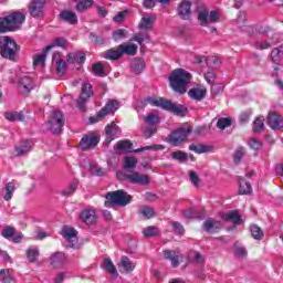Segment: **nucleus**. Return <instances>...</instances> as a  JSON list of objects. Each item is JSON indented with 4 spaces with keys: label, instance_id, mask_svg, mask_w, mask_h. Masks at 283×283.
I'll return each mask as SVG.
<instances>
[{
    "label": "nucleus",
    "instance_id": "f257e3e1",
    "mask_svg": "<svg viewBox=\"0 0 283 283\" xmlns=\"http://www.w3.org/2000/svg\"><path fill=\"white\" fill-rule=\"evenodd\" d=\"M25 22V13L14 11L4 18H0V33L17 32Z\"/></svg>",
    "mask_w": 283,
    "mask_h": 283
},
{
    "label": "nucleus",
    "instance_id": "f03ea898",
    "mask_svg": "<svg viewBox=\"0 0 283 283\" xmlns=\"http://www.w3.org/2000/svg\"><path fill=\"white\" fill-rule=\"evenodd\" d=\"M170 86L179 94H187V86L191 83V73L184 69H176L169 76Z\"/></svg>",
    "mask_w": 283,
    "mask_h": 283
},
{
    "label": "nucleus",
    "instance_id": "7ed1b4c3",
    "mask_svg": "<svg viewBox=\"0 0 283 283\" xmlns=\"http://www.w3.org/2000/svg\"><path fill=\"white\" fill-rule=\"evenodd\" d=\"M146 102L148 105H151V107H160L166 112H171V114H175L176 116H185V114H187V108L185 106L174 104L171 101L163 97H148Z\"/></svg>",
    "mask_w": 283,
    "mask_h": 283
},
{
    "label": "nucleus",
    "instance_id": "20e7f679",
    "mask_svg": "<svg viewBox=\"0 0 283 283\" xmlns=\"http://www.w3.org/2000/svg\"><path fill=\"white\" fill-rule=\"evenodd\" d=\"M0 52L3 59L14 60L17 52H19V45L10 36H0Z\"/></svg>",
    "mask_w": 283,
    "mask_h": 283
},
{
    "label": "nucleus",
    "instance_id": "39448f33",
    "mask_svg": "<svg viewBox=\"0 0 283 283\" xmlns=\"http://www.w3.org/2000/svg\"><path fill=\"white\" fill-rule=\"evenodd\" d=\"M120 107V104L118 103L117 99H109L105 106L97 112L96 116L90 117V123H99V120H103L106 116H109V114H114L116 109Z\"/></svg>",
    "mask_w": 283,
    "mask_h": 283
},
{
    "label": "nucleus",
    "instance_id": "423d86ee",
    "mask_svg": "<svg viewBox=\"0 0 283 283\" xmlns=\"http://www.w3.org/2000/svg\"><path fill=\"white\" fill-rule=\"evenodd\" d=\"M48 125L52 134H61V132H63V127H65V117H63V113L61 111H53Z\"/></svg>",
    "mask_w": 283,
    "mask_h": 283
},
{
    "label": "nucleus",
    "instance_id": "0eeeda50",
    "mask_svg": "<svg viewBox=\"0 0 283 283\" xmlns=\"http://www.w3.org/2000/svg\"><path fill=\"white\" fill-rule=\"evenodd\" d=\"M106 200H108L111 205H116L117 207H127V205L132 202V196L127 195L124 190H117L108 192L106 195Z\"/></svg>",
    "mask_w": 283,
    "mask_h": 283
},
{
    "label": "nucleus",
    "instance_id": "6e6552de",
    "mask_svg": "<svg viewBox=\"0 0 283 283\" xmlns=\"http://www.w3.org/2000/svg\"><path fill=\"white\" fill-rule=\"evenodd\" d=\"M145 123L150 127L143 128L145 138H151L158 132V125H160V116L158 114L150 113L146 116Z\"/></svg>",
    "mask_w": 283,
    "mask_h": 283
},
{
    "label": "nucleus",
    "instance_id": "1a4fd4ad",
    "mask_svg": "<svg viewBox=\"0 0 283 283\" xmlns=\"http://www.w3.org/2000/svg\"><path fill=\"white\" fill-rule=\"evenodd\" d=\"M190 134H191V127L178 128L177 130L172 132L169 135V143H170V145L178 147V145H180L187 140V138Z\"/></svg>",
    "mask_w": 283,
    "mask_h": 283
},
{
    "label": "nucleus",
    "instance_id": "9d476101",
    "mask_svg": "<svg viewBox=\"0 0 283 283\" xmlns=\"http://www.w3.org/2000/svg\"><path fill=\"white\" fill-rule=\"evenodd\" d=\"M61 235L66 240L71 249H74L78 244V232L74 228L64 226L61 230Z\"/></svg>",
    "mask_w": 283,
    "mask_h": 283
},
{
    "label": "nucleus",
    "instance_id": "9b49d317",
    "mask_svg": "<svg viewBox=\"0 0 283 283\" xmlns=\"http://www.w3.org/2000/svg\"><path fill=\"white\" fill-rule=\"evenodd\" d=\"M36 87V82L30 76H22L18 80V92L23 95L30 94Z\"/></svg>",
    "mask_w": 283,
    "mask_h": 283
},
{
    "label": "nucleus",
    "instance_id": "f8f14e48",
    "mask_svg": "<svg viewBox=\"0 0 283 283\" xmlns=\"http://www.w3.org/2000/svg\"><path fill=\"white\" fill-rule=\"evenodd\" d=\"M198 19L201 23V25L207 27L210 23H218L220 22V11H209L203 10L199 12Z\"/></svg>",
    "mask_w": 283,
    "mask_h": 283
},
{
    "label": "nucleus",
    "instance_id": "ddd939ff",
    "mask_svg": "<svg viewBox=\"0 0 283 283\" xmlns=\"http://www.w3.org/2000/svg\"><path fill=\"white\" fill-rule=\"evenodd\" d=\"M99 142L101 139L98 138V136H96V134L94 133H91L81 139L80 147L85 151L87 149H93V147H96Z\"/></svg>",
    "mask_w": 283,
    "mask_h": 283
},
{
    "label": "nucleus",
    "instance_id": "4468645a",
    "mask_svg": "<svg viewBox=\"0 0 283 283\" xmlns=\"http://www.w3.org/2000/svg\"><path fill=\"white\" fill-rule=\"evenodd\" d=\"M45 8V0H32L29 11L31 17H43V9Z\"/></svg>",
    "mask_w": 283,
    "mask_h": 283
},
{
    "label": "nucleus",
    "instance_id": "2eb2a0df",
    "mask_svg": "<svg viewBox=\"0 0 283 283\" xmlns=\"http://www.w3.org/2000/svg\"><path fill=\"white\" fill-rule=\"evenodd\" d=\"M105 134L106 140H108V143H112V140H116V138H118V135L120 134V127H118L116 123L112 122L105 127Z\"/></svg>",
    "mask_w": 283,
    "mask_h": 283
},
{
    "label": "nucleus",
    "instance_id": "dca6fc26",
    "mask_svg": "<svg viewBox=\"0 0 283 283\" xmlns=\"http://www.w3.org/2000/svg\"><path fill=\"white\" fill-rule=\"evenodd\" d=\"M164 258L169 260L171 262V266L176 269L180 264V260H182V254L174 250H166L164 251Z\"/></svg>",
    "mask_w": 283,
    "mask_h": 283
},
{
    "label": "nucleus",
    "instance_id": "f3484780",
    "mask_svg": "<svg viewBox=\"0 0 283 283\" xmlns=\"http://www.w3.org/2000/svg\"><path fill=\"white\" fill-rule=\"evenodd\" d=\"M53 63L55 64V70L60 76H63L67 72V63L65 60L61 59V53L53 54Z\"/></svg>",
    "mask_w": 283,
    "mask_h": 283
},
{
    "label": "nucleus",
    "instance_id": "a211bd4d",
    "mask_svg": "<svg viewBox=\"0 0 283 283\" xmlns=\"http://www.w3.org/2000/svg\"><path fill=\"white\" fill-rule=\"evenodd\" d=\"M126 180L133 182L134 185H149V176L140 175L139 172L126 175Z\"/></svg>",
    "mask_w": 283,
    "mask_h": 283
},
{
    "label": "nucleus",
    "instance_id": "6ab92c4d",
    "mask_svg": "<svg viewBox=\"0 0 283 283\" xmlns=\"http://www.w3.org/2000/svg\"><path fill=\"white\" fill-rule=\"evenodd\" d=\"M268 125L271 129H282L283 127V119L282 115L277 113H270L268 116Z\"/></svg>",
    "mask_w": 283,
    "mask_h": 283
},
{
    "label": "nucleus",
    "instance_id": "aec40b11",
    "mask_svg": "<svg viewBox=\"0 0 283 283\" xmlns=\"http://www.w3.org/2000/svg\"><path fill=\"white\" fill-rule=\"evenodd\" d=\"M92 97V84L84 83L82 85V92L80 94V97L77 99L78 107H83V104L85 101Z\"/></svg>",
    "mask_w": 283,
    "mask_h": 283
},
{
    "label": "nucleus",
    "instance_id": "412c9836",
    "mask_svg": "<svg viewBox=\"0 0 283 283\" xmlns=\"http://www.w3.org/2000/svg\"><path fill=\"white\" fill-rule=\"evenodd\" d=\"M118 269L122 273H132L136 269V263L132 262L127 256H122Z\"/></svg>",
    "mask_w": 283,
    "mask_h": 283
},
{
    "label": "nucleus",
    "instance_id": "4be33fe9",
    "mask_svg": "<svg viewBox=\"0 0 283 283\" xmlns=\"http://www.w3.org/2000/svg\"><path fill=\"white\" fill-rule=\"evenodd\" d=\"M188 96H190L193 101H202L207 96V87H193L188 92Z\"/></svg>",
    "mask_w": 283,
    "mask_h": 283
},
{
    "label": "nucleus",
    "instance_id": "5701e85b",
    "mask_svg": "<svg viewBox=\"0 0 283 283\" xmlns=\"http://www.w3.org/2000/svg\"><path fill=\"white\" fill-rule=\"evenodd\" d=\"M222 220H226V222H233V224H244V220H242V216L238 212V210L230 211L226 214H223Z\"/></svg>",
    "mask_w": 283,
    "mask_h": 283
},
{
    "label": "nucleus",
    "instance_id": "b1692460",
    "mask_svg": "<svg viewBox=\"0 0 283 283\" xmlns=\"http://www.w3.org/2000/svg\"><path fill=\"white\" fill-rule=\"evenodd\" d=\"M15 230L12 227H7L2 230L1 235L6 238L7 240L10 238H13V242L19 243L21 240H23V234L19 233L18 235H14Z\"/></svg>",
    "mask_w": 283,
    "mask_h": 283
},
{
    "label": "nucleus",
    "instance_id": "393cba45",
    "mask_svg": "<svg viewBox=\"0 0 283 283\" xmlns=\"http://www.w3.org/2000/svg\"><path fill=\"white\" fill-rule=\"evenodd\" d=\"M60 19L62 21H65L66 23H70L71 25H76V23H78V18L76 17V13L73 11H62L60 13Z\"/></svg>",
    "mask_w": 283,
    "mask_h": 283
},
{
    "label": "nucleus",
    "instance_id": "a878e982",
    "mask_svg": "<svg viewBox=\"0 0 283 283\" xmlns=\"http://www.w3.org/2000/svg\"><path fill=\"white\" fill-rule=\"evenodd\" d=\"M122 55L127 54L128 56H136L138 46L134 43H123L119 45Z\"/></svg>",
    "mask_w": 283,
    "mask_h": 283
},
{
    "label": "nucleus",
    "instance_id": "bb28decb",
    "mask_svg": "<svg viewBox=\"0 0 283 283\" xmlns=\"http://www.w3.org/2000/svg\"><path fill=\"white\" fill-rule=\"evenodd\" d=\"M31 150L32 143L29 140H23L18 146H15V156H25V154H29Z\"/></svg>",
    "mask_w": 283,
    "mask_h": 283
},
{
    "label": "nucleus",
    "instance_id": "cd10ccee",
    "mask_svg": "<svg viewBox=\"0 0 283 283\" xmlns=\"http://www.w3.org/2000/svg\"><path fill=\"white\" fill-rule=\"evenodd\" d=\"M120 56H123V51L120 50V45H118L117 48L107 50L104 53V59H107L108 61H118Z\"/></svg>",
    "mask_w": 283,
    "mask_h": 283
},
{
    "label": "nucleus",
    "instance_id": "c85d7f7f",
    "mask_svg": "<svg viewBox=\"0 0 283 283\" xmlns=\"http://www.w3.org/2000/svg\"><path fill=\"white\" fill-rule=\"evenodd\" d=\"M66 260L67 256H65V253L63 252H57L50 256V262L52 266H63Z\"/></svg>",
    "mask_w": 283,
    "mask_h": 283
},
{
    "label": "nucleus",
    "instance_id": "c756f323",
    "mask_svg": "<svg viewBox=\"0 0 283 283\" xmlns=\"http://www.w3.org/2000/svg\"><path fill=\"white\" fill-rule=\"evenodd\" d=\"M203 229L208 232V233H216V231H218V229H222V223L220 221H216L213 219H208L205 223H203Z\"/></svg>",
    "mask_w": 283,
    "mask_h": 283
},
{
    "label": "nucleus",
    "instance_id": "7c9ffc66",
    "mask_svg": "<svg viewBox=\"0 0 283 283\" xmlns=\"http://www.w3.org/2000/svg\"><path fill=\"white\" fill-rule=\"evenodd\" d=\"M178 12L181 15V19H189V17L191 15V2L184 0L179 4Z\"/></svg>",
    "mask_w": 283,
    "mask_h": 283
},
{
    "label": "nucleus",
    "instance_id": "2f4dec72",
    "mask_svg": "<svg viewBox=\"0 0 283 283\" xmlns=\"http://www.w3.org/2000/svg\"><path fill=\"white\" fill-rule=\"evenodd\" d=\"M80 218L85 224H94L96 222V212L94 210H84Z\"/></svg>",
    "mask_w": 283,
    "mask_h": 283
},
{
    "label": "nucleus",
    "instance_id": "473e14b6",
    "mask_svg": "<svg viewBox=\"0 0 283 283\" xmlns=\"http://www.w3.org/2000/svg\"><path fill=\"white\" fill-rule=\"evenodd\" d=\"M102 269L107 271L113 277H118V271H116V266L114 265V262H112V259H104Z\"/></svg>",
    "mask_w": 283,
    "mask_h": 283
},
{
    "label": "nucleus",
    "instance_id": "72a5a7b5",
    "mask_svg": "<svg viewBox=\"0 0 283 283\" xmlns=\"http://www.w3.org/2000/svg\"><path fill=\"white\" fill-rule=\"evenodd\" d=\"M136 165H138V159L134 156H126L124 157V169L126 171H134L136 168Z\"/></svg>",
    "mask_w": 283,
    "mask_h": 283
},
{
    "label": "nucleus",
    "instance_id": "f704fd0d",
    "mask_svg": "<svg viewBox=\"0 0 283 283\" xmlns=\"http://www.w3.org/2000/svg\"><path fill=\"white\" fill-rule=\"evenodd\" d=\"M53 48H67V40H65V38L55 39L52 44L44 48V54H46V52H50V50H52Z\"/></svg>",
    "mask_w": 283,
    "mask_h": 283
},
{
    "label": "nucleus",
    "instance_id": "c9c22d12",
    "mask_svg": "<svg viewBox=\"0 0 283 283\" xmlns=\"http://www.w3.org/2000/svg\"><path fill=\"white\" fill-rule=\"evenodd\" d=\"M252 191L253 189L251 188V184H249V181L244 179L239 180V193H241L242 196H247Z\"/></svg>",
    "mask_w": 283,
    "mask_h": 283
},
{
    "label": "nucleus",
    "instance_id": "e433bc0d",
    "mask_svg": "<svg viewBox=\"0 0 283 283\" xmlns=\"http://www.w3.org/2000/svg\"><path fill=\"white\" fill-rule=\"evenodd\" d=\"M6 195L3 199L9 202V200H12V196L14 191H17V187H14V181H10L4 187Z\"/></svg>",
    "mask_w": 283,
    "mask_h": 283
},
{
    "label": "nucleus",
    "instance_id": "4c0bfd02",
    "mask_svg": "<svg viewBox=\"0 0 283 283\" xmlns=\"http://www.w3.org/2000/svg\"><path fill=\"white\" fill-rule=\"evenodd\" d=\"M154 25V18L144 17L139 22V30H151Z\"/></svg>",
    "mask_w": 283,
    "mask_h": 283
},
{
    "label": "nucleus",
    "instance_id": "58836bf2",
    "mask_svg": "<svg viewBox=\"0 0 283 283\" xmlns=\"http://www.w3.org/2000/svg\"><path fill=\"white\" fill-rule=\"evenodd\" d=\"M250 232L254 240H262V238H264V231H262L258 224H252L250 227Z\"/></svg>",
    "mask_w": 283,
    "mask_h": 283
},
{
    "label": "nucleus",
    "instance_id": "ea45409f",
    "mask_svg": "<svg viewBox=\"0 0 283 283\" xmlns=\"http://www.w3.org/2000/svg\"><path fill=\"white\" fill-rule=\"evenodd\" d=\"M40 255L39 248L32 245L27 250V258L29 262H34Z\"/></svg>",
    "mask_w": 283,
    "mask_h": 283
},
{
    "label": "nucleus",
    "instance_id": "a19ab883",
    "mask_svg": "<svg viewBox=\"0 0 283 283\" xmlns=\"http://www.w3.org/2000/svg\"><path fill=\"white\" fill-rule=\"evenodd\" d=\"M271 61L272 63H275V65H280V63H282V51L279 48L272 50Z\"/></svg>",
    "mask_w": 283,
    "mask_h": 283
},
{
    "label": "nucleus",
    "instance_id": "79ce46f5",
    "mask_svg": "<svg viewBox=\"0 0 283 283\" xmlns=\"http://www.w3.org/2000/svg\"><path fill=\"white\" fill-rule=\"evenodd\" d=\"M165 149V146L163 145H150L146 147H142L135 150L136 154H140L142 151H163Z\"/></svg>",
    "mask_w": 283,
    "mask_h": 283
},
{
    "label": "nucleus",
    "instance_id": "37998d69",
    "mask_svg": "<svg viewBox=\"0 0 283 283\" xmlns=\"http://www.w3.org/2000/svg\"><path fill=\"white\" fill-rule=\"evenodd\" d=\"M158 233H160V231L158 230V228H156L154 226H149L143 230V234L145 238H154V237L158 235Z\"/></svg>",
    "mask_w": 283,
    "mask_h": 283
},
{
    "label": "nucleus",
    "instance_id": "c03bdc74",
    "mask_svg": "<svg viewBox=\"0 0 283 283\" xmlns=\"http://www.w3.org/2000/svg\"><path fill=\"white\" fill-rule=\"evenodd\" d=\"M94 6V0H83L76 4L77 12H85L87 8H92Z\"/></svg>",
    "mask_w": 283,
    "mask_h": 283
},
{
    "label": "nucleus",
    "instance_id": "a18cd8bd",
    "mask_svg": "<svg viewBox=\"0 0 283 283\" xmlns=\"http://www.w3.org/2000/svg\"><path fill=\"white\" fill-rule=\"evenodd\" d=\"M4 117L7 118V120H10L11 123H14V120H24V116L21 113H6Z\"/></svg>",
    "mask_w": 283,
    "mask_h": 283
},
{
    "label": "nucleus",
    "instance_id": "49530a36",
    "mask_svg": "<svg viewBox=\"0 0 283 283\" xmlns=\"http://www.w3.org/2000/svg\"><path fill=\"white\" fill-rule=\"evenodd\" d=\"M92 72L95 76H105V69L103 67V63L97 62L93 64Z\"/></svg>",
    "mask_w": 283,
    "mask_h": 283
},
{
    "label": "nucleus",
    "instance_id": "de8ad7c7",
    "mask_svg": "<svg viewBox=\"0 0 283 283\" xmlns=\"http://www.w3.org/2000/svg\"><path fill=\"white\" fill-rule=\"evenodd\" d=\"M76 189H78V181H73L69 188L62 190V196H66L70 197L74 193V191H76Z\"/></svg>",
    "mask_w": 283,
    "mask_h": 283
},
{
    "label": "nucleus",
    "instance_id": "09e8293b",
    "mask_svg": "<svg viewBox=\"0 0 283 283\" xmlns=\"http://www.w3.org/2000/svg\"><path fill=\"white\" fill-rule=\"evenodd\" d=\"M0 282H12V271L11 270H1L0 271Z\"/></svg>",
    "mask_w": 283,
    "mask_h": 283
},
{
    "label": "nucleus",
    "instance_id": "8fccbe9b",
    "mask_svg": "<svg viewBox=\"0 0 283 283\" xmlns=\"http://www.w3.org/2000/svg\"><path fill=\"white\" fill-rule=\"evenodd\" d=\"M264 129V117H258L253 123V132L260 133Z\"/></svg>",
    "mask_w": 283,
    "mask_h": 283
},
{
    "label": "nucleus",
    "instance_id": "3c124183",
    "mask_svg": "<svg viewBox=\"0 0 283 283\" xmlns=\"http://www.w3.org/2000/svg\"><path fill=\"white\" fill-rule=\"evenodd\" d=\"M117 149H119V151H129V149H132V142L129 140H122L117 143Z\"/></svg>",
    "mask_w": 283,
    "mask_h": 283
},
{
    "label": "nucleus",
    "instance_id": "603ef678",
    "mask_svg": "<svg viewBox=\"0 0 283 283\" xmlns=\"http://www.w3.org/2000/svg\"><path fill=\"white\" fill-rule=\"evenodd\" d=\"M171 158H174L175 160H179L180 163H185L187 161V153H184V151H174L171 154Z\"/></svg>",
    "mask_w": 283,
    "mask_h": 283
},
{
    "label": "nucleus",
    "instance_id": "864d4df0",
    "mask_svg": "<svg viewBox=\"0 0 283 283\" xmlns=\"http://www.w3.org/2000/svg\"><path fill=\"white\" fill-rule=\"evenodd\" d=\"M189 149L190 151H195V154H205L207 153V146H203V145H195V144H191L189 146Z\"/></svg>",
    "mask_w": 283,
    "mask_h": 283
},
{
    "label": "nucleus",
    "instance_id": "5fc2aeb1",
    "mask_svg": "<svg viewBox=\"0 0 283 283\" xmlns=\"http://www.w3.org/2000/svg\"><path fill=\"white\" fill-rule=\"evenodd\" d=\"M139 211H140L142 216H143L144 218H147V219L154 218V209H153V208H149V207H147V206H144V207L140 208Z\"/></svg>",
    "mask_w": 283,
    "mask_h": 283
},
{
    "label": "nucleus",
    "instance_id": "6e6d98bb",
    "mask_svg": "<svg viewBox=\"0 0 283 283\" xmlns=\"http://www.w3.org/2000/svg\"><path fill=\"white\" fill-rule=\"evenodd\" d=\"M217 127L219 129H227V127H231V119H229V118H220L217 122Z\"/></svg>",
    "mask_w": 283,
    "mask_h": 283
},
{
    "label": "nucleus",
    "instance_id": "4d7b16f0",
    "mask_svg": "<svg viewBox=\"0 0 283 283\" xmlns=\"http://www.w3.org/2000/svg\"><path fill=\"white\" fill-rule=\"evenodd\" d=\"M33 65H35V66L45 65V53L40 54V55H35L33 57Z\"/></svg>",
    "mask_w": 283,
    "mask_h": 283
},
{
    "label": "nucleus",
    "instance_id": "13d9d810",
    "mask_svg": "<svg viewBox=\"0 0 283 283\" xmlns=\"http://www.w3.org/2000/svg\"><path fill=\"white\" fill-rule=\"evenodd\" d=\"M171 226L177 235H182V233H185V228L182 227V224H180V222L174 221Z\"/></svg>",
    "mask_w": 283,
    "mask_h": 283
},
{
    "label": "nucleus",
    "instance_id": "bf43d9fd",
    "mask_svg": "<svg viewBox=\"0 0 283 283\" xmlns=\"http://www.w3.org/2000/svg\"><path fill=\"white\" fill-rule=\"evenodd\" d=\"M189 178H190V181L192 182V185L195 187H199L200 178L198 177V174H196V171L190 170L189 171Z\"/></svg>",
    "mask_w": 283,
    "mask_h": 283
},
{
    "label": "nucleus",
    "instance_id": "052dcab7",
    "mask_svg": "<svg viewBox=\"0 0 283 283\" xmlns=\"http://www.w3.org/2000/svg\"><path fill=\"white\" fill-rule=\"evenodd\" d=\"M249 145L251 149H255L256 151L262 149V142H260L259 139H255V138L250 139Z\"/></svg>",
    "mask_w": 283,
    "mask_h": 283
},
{
    "label": "nucleus",
    "instance_id": "680f3d73",
    "mask_svg": "<svg viewBox=\"0 0 283 283\" xmlns=\"http://www.w3.org/2000/svg\"><path fill=\"white\" fill-rule=\"evenodd\" d=\"M244 156V148H238L234 153V163H240L242 160V157Z\"/></svg>",
    "mask_w": 283,
    "mask_h": 283
},
{
    "label": "nucleus",
    "instance_id": "e2e57ef3",
    "mask_svg": "<svg viewBox=\"0 0 283 283\" xmlns=\"http://www.w3.org/2000/svg\"><path fill=\"white\" fill-rule=\"evenodd\" d=\"M190 258H192V260L195 262H198L199 264H202V262H205V258H202V255H200V253H198V252H192L190 254Z\"/></svg>",
    "mask_w": 283,
    "mask_h": 283
},
{
    "label": "nucleus",
    "instance_id": "0e129e2a",
    "mask_svg": "<svg viewBox=\"0 0 283 283\" xmlns=\"http://www.w3.org/2000/svg\"><path fill=\"white\" fill-rule=\"evenodd\" d=\"M125 30L123 29H119L113 33V39H115V41H118V39H125Z\"/></svg>",
    "mask_w": 283,
    "mask_h": 283
},
{
    "label": "nucleus",
    "instance_id": "69168bd1",
    "mask_svg": "<svg viewBox=\"0 0 283 283\" xmlns=\"http://www.w3.org/2000/svg\"><path fill=\"white\" fill-rule=\"evenodd\" d=\"M205 80L207 81V83H213V81H216V73H213V71H208L205 74Z\"/></svg>",
    "mask_w": 283,
    "mask_h": 283
},
{
    "label": "nucleus",
    "instance_id": "338daca9",
    "mask_svg": "<svg viewBox=\"0 0 283 283\" xmlns=\"http://www.w3.org/2000/svg\"><path fill=\"white\" fill-rule=\"evenodd\" d=\"M254 48H256V50H269L271 44L268 42H255Z\"/></svg>",
    "mask_w": 283,
    "mask_h": 283
},
{
    "label": "nucleus",
    "instance_id": "774afa93",
    "mask_svg": "<svg viewBox=\"0 0 283 283\" xmlns=\"http://www.w3.org/2000/svg\"><path fill=\"white\" fill-rule=\"evenodd\" d=\"M234 253L239 258H244V256H247V249H244L242 247H240V248L237 247L235 250H234Z\"/></svg>",
    "mask_w": 283,
    "mask_h": 283
}]
</instances>
